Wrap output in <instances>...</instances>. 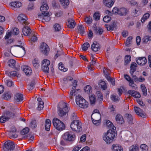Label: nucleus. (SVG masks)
Segmentation results:
<instances>
[{"label": "nucleus", "mask_w": 151, "mask_h": 151, "mask_svg": "<svg viewBox=\"0 0 151 151\" xmlns=\"http://www.w3.org/2000/svg\"><path fill=\"white\" fill-rule=\"evenodd\" d=\"M53 28L55 31H59L61 29V26L58 23L55 24L54 25Z\"/></svg>", "instance_id": "47"}, {"label": "nucleus", "mask_w": 151, "mask_h": 151, "mask_svg": "<svg viewBox=\"0 0 151 151\" xmlns=\"http://www.w3.org/2000/svg\"><path fill=\"white\" fill-rule=\"evenodd\" d=\"M150 14L149 13H147L144 14L143 17L142 18L141 21L142 23L145 22V21L148 18H149Z\"/></svg>", "instance_id": "48"}, {"label": "nucleus", "mask_w": 151, "mask_h": 151, "mask_svg": "<svg viewBox=\"0 0 151 151\" xmlns=\"http://www.w3.org/2000/svg\"><path fill=\"white\" fill-rule=\"evenodd\" d=\"M106 125L107 126L109 127L112 128L111 129L112 130H114L116 129L115 127H113V124L109 120H107L106 121Z\"/></svg>", "instance_id": "46"}, {"label": "nucleus", "mask_w": 151, "mask_h": 151, "mask_svg": "<svg viewBox=\"0 0 151 151\" xmlns=\"http://www.w3.org/2000/svg\"><path fill=\"white\" fill-rule=\"evenodd\" d=\"M96 95L98 98L99 99H100L101 100H103V96H102V94L101 92L99 91H97L96 92Z\"/></svg>", "instance_id": "59"}, {"label": "nucleus", "mask_w": 151, "mask_h": 151, "mask_svg": "<svg viewBox=\"0 0 151 151\" xmlns=\"http://www.w3.org/2000/svg\"><path fill=\"white\" fill-rule=\"evenodd\" d=\"M101 118V115L100 113H97L96 114H92L91 115V119H93L99 120Z\"/></svg>", "instance_id": "36"}, {"label": "nucleus", "mask_w": 151, "mask_h": 151, "mask_svg": "<svg viewBox=\"0 0 151 151\" xmlns=\"http://www.w3.org/2000/svg\"><path fill=\"white\" fill-rule=\"evenodd\" d=\"M61 5L64 8H66L69 4V0H59Z\"/></svg>", "instance_id": "28"}, {"label": "nucleus", "mask_w": 151, "mask_h": 151, "mask_svg": "<svg viewBox=\"0 0 151 151\" xmlns=\"http://www.w3.org/2000/svg\"><path fill=\"white\" fill-rule=\"evenodd\" d=\"M77 116L76 114L74 112H72L71 113L70 119L72 120H77Z\"/></svg>", "instance_id": "56"}, {"label": "nucleus", "mask_w": 151, "mask_h": 151, "mask_svg": "<svg viewBox=\"0 0 151 151\" xmlns=\"http://www.w3.org/2000/svg\"><path fill=\"white\" fill-rule=\"evenodd\" d=\"M85 21L87 24H89L92 22V19L90 17H86L85 19Z\"/></svg>", "instance_id": "52"}, {"label": "nucleus", "mask_w": 151, "mask_h": 151, "mask_svg": "<svg viewBox=\"0 0 151 151\" xmlns=\"http://www.w3.org/2000/svg\"><path fill=\"white\" fill-rule=\"evenodd\" d=\"M39 62L36 59H35L32 61V63L34 67L36 69H37L39 67Z\"/></svg>", "instance_id": "42"}, {"label": "nucleus", "mask_w": 151, "mask_h": 151, "mask_svg": "<svg viewBox=\"0 0 151 151\" xmlns=\"http://www.w3.org/2000/svg\"><path fill=\"white\" fill-rule=\"evenodd\" d=\"M58 65V68L60 70L63 72H66L67 70L68 69L64 67V65L62 63H59Z\"/></svg>", "instance_id": "40"}, {"label": "nucleus", "mask_w": 151, "mask_h": 151, "mask_svg": "<svg viewBox=\"0 0 151 151\" xmlns=\"http://www.w3.org/2000/svg\"><path fill=\"white\" fill-rule=\"evenodd\" d=\"M100 16L99 13L95 12L93 14V17L95 20H98L100 19Z\"/></svg>", "instance_id": "53"}, {"label": "nucleus", "mask_w": 151, "mask_h": 151, "mask_svg": "<svg viewBox=\"0 0 151 151\" xmlns=\"http://www.w3.org/2000/svg\"><path fill=\"white\" fill-rule=\"evenodd\" d=\"M130 58L131 56L130 55H127L126 56L124 60L125 65H127L131 61Z\"/></svg>", "instance_id": "51"}, {"label": "nucleus", "mask_w": 151, "mask_h": 151, "mask_svg": "<svg viewBox=\"0 0 151 151\" xmlns=\"http://www.w3.org/2000/svg\"><path fill=\"white\" fill-rule=\"evenodd\" d=\"M50 64V61L47 59H44L42 61V70L45 73H49V68L48 66Z\"/></svg>", "instance_id": "9"}, {"label": "nucleus", "mask_w": 151, "mask_h": 151, "mask_svg": "<svg viewBox=\"0 0 151 151\" xmlns=\"http://www.w3.org/2000/svg\"><path fill=\"white\" fill-rule=\"evenodd\" d=\"M67 25L70 28H73L75 26L76 23L74 20L72 18H69L68 20Z\"/></svg>", "instance_id": "21"}, {"label": "nucleus", "mask_w": 151, "mask_h": 151, "mask_svg": "<svg viewBox=\"0 0 151 151\" xmlns=\"http://www.w3.org/2000/svg\"><path fill=\"white\" fill-rule=\"evenodd\" d=\"M131 82L129 83V86L132 87V89H135L137 88V86L134 83V80H131Z\"/></svg>", "instance_id": "58"}, {"label": "nucleus", "mask_w": 151, "mask_h": 151, "mask_svg": "<svg viewBox=\"0 0 151 151\" xmlns=\"http://www.w3.org/2000/svg\"><path fill=\"white\" fill-rule=\"evenodd\" d=\"M137 66V65L135 63H133L130 66V73L131 74L133 73L134 72H135L136 69V67Z\"/></svg>", "instance_id": "31"}, {"label": "nucleus", "mask_w": 151, "mask_h": 151, "mask_svg": "<svg viewBox=\"0 0 151 151\" xmlns=\"http://www.w3.org/2000/svg\"><path fill=\"white\" fill-rule=\"evenodd\" d=\"M15 63L16 61L14 60L13 59L10 60L8 62V63L9 66L12 68L15 67Z\"/></svg>", "instance_id": "39"}, {"label": "nucleus", "mask_w": 151, "mask_h": 151, "mask_svg": "<svg viewBox=\"0 0 151 151\" xmlns=\"http://www.w3.org/2000/svg\"><path fill=\"white\" fill-rule=\"evenodd\" d=\"M22 32L24 35H29L31 33V30L28 26H25L22 29Z\"/></svg>", "instance_id": "17"}, {"label": "nucleus", "mask_w": 151, "mask_h": 151, "mask_svg": "<svg viewBox=\"0 0 151 151\" xmlns=\"http://www.w3.org/2000/svg\"><path fill=\"white\" fill-rule=\"evenodd\" d=\"M76 102L77 105L80 107L86 109L88 107V102L80 95L76 96Z\"/></svg>", "instance_id": "4"}, {"label": "nucleus", "mask_w": 151, "mask_h": 151, "mask_svg": "<svg viewBox=\"0 0 151 151\" xmlns=\"http://www.w3.org/2000/svg\"><path fill=\"white\" fill-rule=\"evenodd\" d=\"M10 5L12 8L14 9L15 8H19L22 6V3L18 1L12 2L10 4Z\"/></svg>", "instance_id": "23"}, {"label": "nucleus", "mask_w": 151, "mask_h": 151, "mask_svg": "<svg viewBox=\"0 0 151 151\" xmlns=\"http://www.w3.org/2000/svg\"><path fill=\"white\" fill-rule=\"evenodd\" d=\"M112 150L114 151H123V148L121 146L118 144L113 145H112Z\"/></svg>", "instance_id": "27"}, {"label": "nucleus", "mask_w": 151, "mask_h": 151, "mask_svg": "<svg viewBox=\"0 0 151 151\" xmlns=\"http://www.w3.org/2000/svg\"><path fill=\"white\" fill-rule=\"evenodd\" d=\"M11 93L8 92L4 94L3 98L5 100H9L11 98Z\"/></svg>", "instance_id": "37"}, {"label": "nucleus", "mask_w": 151, "mask_h": 151, "mask_svg": "<svg viewBox=\"0 0 151 151\" xmlns=\"http://www.w3.org/2000/svg\"><path fill=\"white\" fill-rule=\"evenodd\" d=\"M89 100L91 104H94L96 101V98L95 96L93 95L89 97Z\"/></svg>", "instance_id": "54"}, {"label": "nucleus", "mask_w": 151, "mask_h": 151, "mask_svg": "<svg viewBox=\"0 0 151 151\" xmlns=\"http://www.w3.org/2000/svg\"><path fill=\"white\" fill-rule=\"evenodd\" d=\"M8 76L10 77L17 76L18 77H20V75L17 72L15 71H12L9 72L8 74Z\"/></svg>", "instance_id": "30"}, {"label": "nucleus", "mask_w": 151, "mask_h": 151, "mask_svg": "<svg viewBox=\"0 0 151 151\" xmlns=\"http://www.w3.org/2000/svg\"><path fill=\"white\" fill-rule=\"evenodd\" d=\"M29 131V129L28 127H25L21 131L20 134L23 136L22 138L26 139L30 137V135L28 134Z\"/></svg>", "instance_id": "15"}, {"label": "nucleus", "mask_w": 151, "mask_h": 151, "mask_svg": "<svg viewBox=\"0 0 151 151\" xmlns=\"http://www.w3.org/2000/svg\"><path fill=\"white\" fill-rule=\"evenodd\" d=\"M129 151H139V148L138 146L136 145H132L130 146L129 148Z\"/></svg>", "instance_id": "43"}, {"label": "nucleus", "mask_w": 151, "mask_h": 151, "mask_svg": "<svg viewBox=\"0 0 151 151\" xmlns=\"http://www.w3.org/2000/svg\"><path fill=\"white\" fill-rule=\"evenodd\" d=\"M132 39V37L131 36L129 37L127 39L125 43V45L128 46L130 44V42L131 40Z\"/></svg>", "instance_id": "61"}, {"label": "nucleus", "mask_w": 151, "mask_h": 151, "mask_svg": "<svg viewBox=\"0 0 151 151\" xmlns=\"http://www.w3.org/2000/svg\"><path fill=\"white\" fill-rule=\"evenodd\" d=\"M116 134V133L115 131L110 129L107 132L106 134H105L103 137V139L107 144H109L113 141V139Z\"/></svg>", "instance_id": "3"}, {"label": "nucleus", "mask_w": 151, "mask_h": 151, "mask_svg": "<svg viewBox=\"0 0 151 151\" xmlns=\"http://www.w3.org/2000/svg\"><path fill=\"white\" fill-rule=\"evenodd\" d=\"M125 117L127 118V120L129 124H131L132 123L133 118L132 116L129 114H125Z\"/></svg>", "instance_id": "33"}, {"label": "nucleus", "mask_w": 151, "mask_h": 151, "mask_svg": "<svg viewBox=\"0 0 151 151\" xmlns=\"http://www.w3.org/2000/svg\"><path fill=\"white\" fill-rule=\"evenodd\" d=\"M111 18L109 16H106L103 18V20L105 22H108L111 21Z\"/></svg>", "instance_id": "60"}, {"label": "nucleus", "mask_w": 151, "mask_h": 151, "mask_svg": "<svg viewBox=\"0 0 151 151\" xmlns=\"http://www.w3.org/2000/svg\"><path fill=\"white\" fill-rule=\"evenodd\" d=\"M112 12L116 14H117L121 16H125L128 12V11L125 8H118L115 7L113 8Z\"/></svg>", "instance_id": "8"}, {"label": "nucleus", "mask_w": 151, "mask_h": 151, "mask_svg": "<svg viewBox=\"0 0 151 151\" xmlns=\"http://www.w3.org/2000/svg\"><path fill=\"white\" fill-rule=\"evenodd\" d=\"M52 123L54 127L58 130L62 131L65 129L64 123L57 118L53 119Z\"/></svg>", "instance_id": "6"}, {"label": "nucleus", "mask_w": 151, "mask_h": 151, "mask_svg": "<svg viewBox=\"0 0 151 151\" xmlns=\"http://www.w3.org/2000/svg\"><path fill=\"white\" fill-rule=\"evenodd\" d=\"M37 126V123L36 121L35 120H32L30 122V127L32 128H35Z\"/></svg>", "instance_id": "44"}, {"label": "nucleus", "mask_w": 151, "mask_h": 151, "mask_svg": "<svg viewBox=\"0 0 151 151\" xmlns=\"http://www.w3.org/2000/svg\"><path fill=\"white\" fill-rule=\"evenodd\" d=\"M35 84V81L34 80L32 81L30 83L28 84L27 85L28 89L29 91L32 90L34 88Z\"/></svg>", "instance_id": "38"}, {"label": "nucleus", "mask_w": 151, "mask_h": 151, "mask_svg": "<svg viewBox=\"0 0 151 151\" xmlns=\"http://www.w3.org/2000/svg\"><path fill=\"white\" fill-rule=\"evenodd\" d=\"M140 148L142 151H147L148 147L146 145L143 144L141 145Z\"/></svg>", "instance_id": "55"}, {"label": "nucleus", "mask_w": 151, "mask_h": 151, "mask_svg": "<svg viewBox=\"0 0 151 151\" xmlns=\"http://www.w3.org/2000/svg\"><path fill=\"white\" fill-rule=\"evenodd\" d=\"M23 71L25 73V74L27 76H30L32 73L31 68L29 67L23 66L22 67Z\"/></svg>", "instance_id": "18"}, {"label": "nucleus", "mask_w": 151, "mask_h": 151, "mask_svg": "<svg viewBox=\"0 0 151 151\" xmlns=\"http://www.w3.org/2000/svg\"><path fill=\"white\" fill-rule=\"evenodd\" d=\"M106 70V69H105V68H104V69H103V72L105 75V77L107 79L108 81H109L112 78H111V77L109 76V73H105V70Z\"/></svg>", "instance_id": "62"}, {"label": "nucleus", "mask_w": 151, "mask_h": 151, "mask_svg": "<svg viewBox=\"0 0 151 151\" xmlns=\"http://www.w3.org/2000/svg\"><path fill=\"white\" fill-rule=\"evenodd\" d=\"M58 113L59 116L62 117L65 115L69 111L68 105L65 102L62 101L59 103Z\"/></svg>", "instance_id": "2"}, {"label": "nucleus", "mask_w": 151, "mask_h": 151, "mask_svg": "<svg viewBox=\"0 0 151 151\" xmlns=\"http://www.w3.org/2000/svg\"><path fill=\"white\" fill-rule=\"evenodd\" d=\"M78 32L82 35L85 32V30L82 25L80 24L78 27Z\"/></svg>", "instance_id": "34"}, {"label": "nucleus", "mask_w": 151, "mask_h": 151, "mask_svg": "<svg viewBox=\"0 0 151 151\" xmlns=\"http://www.w3.org/2000/svg\"><path fill=\"white\" fill-rule=\"evenodd\" d=\"M114 0H103L104 4L107 6L110 7L114 4Z\"/></svg>", "instance_id": "24"}, {"label": "nucleus", "mask_w": 151, "mask_h": 151, "mask_svg": "<svg viewBox=\"0 0 151 151\" xmlns=\"http://www.w3.org/2000/svg\"><path fill=\"white\" fill-rule=\"evenodd\" d=\"M51 124V122L49 119H47L45 121V126L46 130L47 131H49Z\"/></svg>", "instance_id": "32"}, {"label": "nucleus", "mask_w": 151, "mask_h": 151, "mask_svg": "<svg viewBox=\"0 0 151 151\" xmlns=\"http://www.w3.org/2000/svg\"><path fill=\"white\" fill-rule=\"evenodd\" d=\"M111 98V99L114 102H117L119 101L118 99V97L117 96L114 95H112Z\"/></svg>", "instance_id": "63"}, {"label": "nucleus", "mask_w": 151, "mask_h": 151, "mask_svg": "<svg viewBox=\"0 0 151 151\" xmlns=\"http://www.w3.org/2000/svg\"><path fill=\"white\" fill-rule=\"evenodd\" d=\"M81 91V90L79 89H76V88L75 89H73L70 93V98L72 99H73L72 96H75L78 93V92H80Z\"/></svg>", "instance_id": "29"}, {"label": "nucleus", "mask_w": 151, "mask_h": 151, "mask_svg": "<svg viewBox=\"0 0 151 151\" xmlns=\"http://www.w3.org/2000/svg\"><path fill=\"white\" fill-rule=\"evenodd\" d=\"M100 49V45L99 43L96 42H94L91 46V49L93 51L96 52Z\"/></svg>", "instance_id": "19"}, {"label": "nucleus", "mask_w": 151, "mask_h": 151, "mask_svg": "<svg viewBox=\"0 0 151 151\" xmlns=\"http://www.w3.org/2000/svg\"><path fill=\"white\" fill-rule=\"evenodd\" d=\"M17 115V113L15 111H12L9 110L4 111L3 115L0 118V122L4 123L9 119L13 118Z\"/></svg>", "instance_id": "1"}, {"label": "nucleus", "mask_w": 151, "mask_h": 151, "mask_svg": "<svg viewBox=\"0 0 151 151\" xmlns=\"http://www.w3.org/2000/svg\"><path fill=\"white\" fill-rule=\"evenodd\" d=\"M51 15V13H47L45 14L42 15L43 19H42V22H47L50 21V16Z\"/></svg>", "instance_id": "20"}, {"label": "nucleus", "mask_w": 151, "mask_h": 151, "mask_svg": "<svg viewBox=\"0 0 151 151\" xmlns=\"http://www.w3.org/2000/svg\"><path fill=\"white\" fill-rule=\"evenodd\" d=\"M18 20L21 22H22V24L23 23L25 24V26H27L29 23L27 22H26L27 19V18L25 15L23 14H21L19 15L18 17Z\"/></svg>", "instance_id": "14"}, {"label": "nucleus", "mask_w": 151, "mask_h": 151, "mask_svg": "<svg viewBox=\"0 0 151 151\" xmlns=\"http://www.w3.org/2000/svg\"><path fill=\"white\" fill-rule=\"evenodd\" d=\"M143 42L147 43L149 41H151V36H146L143 38Z\"/></svg>", "instance_id": "50"}, {"label": "nucleus", "mask_w": 151, "mask_h": 151, "mask_svg": "<svg viewBox=\"0 0 151 151\" xmlns=\"http://www.w3.org/2000/svg\"><path fill=\"white\" fill-rule=\"evenodd\" d=\"M40 49L41 52L46 55H47L50 51L48 46L45 43H42L40 46Z\"/></svg>", "instance_id": "11"}, {"label": "nucleus", "mask_w": 151, "mask_h": 151, "mask_svg": "<svg viewBox=\"0 0 151 151\" xmlns=\"http://www.w3.org/2000/svg\"><path fill=\"white\" fill-rule=\"evenodd\" d=\"M44 102H41V103H39V105L37 107V109L39 110H41L43 109L44 107Z\"/></svg>", "instance_id": "64"}, {"label": "nucleus", "mask_w": 151, "mask_h": 151, "mask_svg": "<svg viewBox=\"0 0 151 151\" xmlns=\"http://www.w3.org/2000/svg\"><path fill=\"white\" fill-rule=\"evenodd\" d=\"M90 44L88 42L84 43L82 46V50L84 51H86L88 48L90 47Z\"/></svg>", "instance_id": "41"}, {"label": "nucleus", "mask_w": 151, "mask_h": 151, "mask_svg": "<svg viewBox=\"0 0 151 151\" xmlns=\"http://www.w3.org/2000/svg\"><path fill=\"white\" fill-rule=\"evenodd\" d=\"M63 139L66 141H73L75 140V136L71 132H67L64 133L63 136Z\"/></svg>", "instance_id": "10"}, {"label": "nucleus", "mask_w": 151, "mask_h": 151, "mask_svg": "<svg viewBox=\"0 0 151 151\" xmlns=\"http://www.w3.org/2000/svg\"><path fill=\"white\" fill-rule=\"evenodd\" d=\"M99 85L101 86V88L104 90H105L106 88V86L105 82L104 81H101L99 83Z\"/></svg>", "instance_id": "57"}, {"label": "nucleus", "mask_w": 151, "mask_h": 151, "mask_svg": "<svg viewBox=\"0 0 151 151\" xmlns=\"http://www.w3.org/2000/svg\"><path fill=\"white\" fill-rule=\"evenodd\" d=\"M23 96L22 94L16 93L14 96L15 100L17 102H19L23 100Z\"/></svg>", "instance_id": "25"}, {"label": "nucleus", "mask_w": 151, "mask_h": 151, "mask_svg": "<svg viewBox=\"0 0 151 151\" xmlns=\"http://www.w3.org/2000/svg\"><path fill=\"white\" fill-rule=\"evenodd\" d=\"M8 135L10 138L14 139L17 138L18 137V135L16 132H9Z\"/></svg>", "instance_id": "45"}, {"label": "nucleus", "mask_w": 151, "mask_h": 151, "mask_svg": "<svg viewBox=\"0 0 151 151\" xmlns=\"http://www.w3.org/2000/svg\"><path fill=\"white\" fill-rule=\"evenodd\" d=\"M48 8V6L46 4H44L40 7V10L41 12V14L42 15L45 14L47 13H48L47 12V10Z\"/></svg>", "instance_id": "22"}, {"label": "nucleus", "mask_w": 151, "mask_h": 151, "mask_svg": "<svg viewBox=\"0 0 151 151\" xmlns=\"http://www.w3.org/2000/svg\"><path fill=\"white\" fill-rule=\"evenodd\" d=\"M115 119L116 121L119 124H122L124 122L123 118L122 116L120 114L116 115Z\"/></svg>", "instance_id": "26"}, {"label": "nucleus", "mask_w": 151, "mask_h": 151, "mask_svg": "<svg viewBox=\"0 0 151 151\" xmlns=\"http://www.w3.org/2000/svg\"><path fill=\"white\" fill-rule=\"evenodd\" d=\"M56 53L54 56V58L55 59L57 58L59 56L63 55V52L61 48H60L59 49H56Z\"/></svg>", "instance_id": "35"}, {"label": "nucleus", "mask_w": 151, "mask_h": 151, "mask_svg": "<svg viewBox=\"0 0 151 151\" xmlns=\"http://www.w3.org/2000/svg\"><path fill=\"white\" fill-rule=\"evenodd\" d=\"M14 148V144L10 140L6 141L3 147V148L4 151H13Z\"/></svg>", "instance_id": "7"}, {"label": "nucleus", "mask_w": 151, "mask_h": 151, "mask_svg": "<svg viewBox=\"0 0 151 151\" xmlns=\"http://www.w3.org/2000/svg\"><path fill=\"white\" fill-rule=\"evenodd\" d=\"M84 90L87 93H90L92 91V88L90 86L88 85L85 88Z\"/></svg>", "instance_id": "49"}, {"label": "nucleus", "mask_w": 151, "mask_h": 151, "mask_svg": "<svg viewBox=\"0 0 151 151\" xmlns=\"http://www.w3.org/2000/svg\"><path fill=\"white\" fill-rule=\"evenodd\" d=\"M136 62L138 65L143 66L146 64L147 61L146 58L142 57L136 58Z\"/></svg>", "instance_id": "13"}, {"label": "nucleus", "mask_w": 151, "mask_h": 151, "mask_svg": "<svg viewBox=\"0 0 151 151\" xmlns=\"http://www.w3.org/2000/svg\"><path fill=\"white\" fill-rule=\"evenodd\" d=\"M70 127L73 131L79 132L82 130L81 123L79 120H75L73 121L70 125Z\"/></svg>", "instance_id": "5"}, {"label": "nucleus", "mask_w": 151, "mask_h": 151, "mask_svg": "<svg viewBox=\"0 0 151 151\" xmlns=\"http://www.w3.org/2000/svg\"><path fill=\"white\" fill-rule=\"evenodd\" d=\"M16 46L19 47L16 49L14 52L21 56H23L26 53L25 48L23 46L20 45H17Z\"/></svg>", "instance_id": "12"}, {"label": "nucleus", "mask_w": 151, "mask_h": 151, "mask_svg": "<svg viewBox=\"0 0 151 151\" xmlns=\"http://www.w3.org/2000/svg\"><path fill=\"white\" fill-rule=\"evenodd\" d=\"M134 110L137 114L139 116L145 118V114L143 110L139 108L134 107Z\"/></svg>", "instance_id": "16"}]
</instances>
